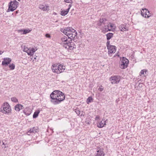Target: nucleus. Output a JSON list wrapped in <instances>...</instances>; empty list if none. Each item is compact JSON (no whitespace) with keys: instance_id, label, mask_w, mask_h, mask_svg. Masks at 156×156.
Masks as SVG:
<instances>
[{"instance_id":"4be33fe9","label":"nucleus","mask_w":156,"mask_h":156,"mask_svg":"<svg viewBox=\"0 0 156 156\" xmlns=\"http://www.w3.org/2000/svg\"><path fill=\"white\" fill-rule=\"evenodd\" d=\"M69 12V9H67L66 10H63L61 12V15L62 16L66 15Z\"/></svg>"},{"instance_id":"c756f323","label":"nucleus","mask_w":156,"mask_h":156,"mask_svg":"<svg viewBox=\"0 0 156 156\" xmlns=\"http://www.w3.org/2000/svg\"><path fill=\"white\" fill-rule=\"evenodd\" d=\"M103 90H104L103 87L102 86H101L99 87V88L98 89V90L100 91H102Z\"/></svg>"},{"instance_id":"b1692460","label":"nucleus","mask_w":156,"mask_h":156,"mask_svg":"<svg viewBox=\"0 0 156 156\" xmlns=\"http://www.w3.org/2000/svg\"><path fill=\"white\" fill-rule=\"evenodd\" d=\"M40 112L39 110H37L35 111L33 115V118H37Z\"/></svg>"},{"instance_id":"f03ea898","label":"nucleus","mask_w":156,"mask_h":156,"mask_svg":"<svg viewBox=\"0 0 156 156\" xmlns=\"http://www.w3.org/2000/svg\"><path fill=\"white\" fill-rule=\"evenodd\" d=\"M61 40L63 47L69 51L72 50L74 48H76V45L72 41V39H70L68 41L67 37L66 36H64L62 38Z\"/></svg>"},{"instance_id":"ea45409f","label":"nucleus","mask_w":156,"mask_h":156,"mask_svg":"<svg viewBox=\"0 0 156 156\" xmlns=\"http://www.w3.org/2000/svg\"><path fill=\"white\" fill-rule=\"evenodd\" d=\"M3 53V52L0 51V55H1Z\"/></svg>"},{"instance_id":"c03bdc74","label":"nucleus","mask_w":156,"mask_h":156,"mask_svg":"<svg viewBox=\"0 0 156 156\" xmlns=\"http://www.w3.org/2000/svg\"><path fill=\"white\" fill-rule=\"evenodd\" d=\"M18 13V12L17 11H16V13Z\"/></svg>"},{"instance_id":"5701e85b","label":"nucleus","mask_w":156,"mask_h":156,"mask_svg":"<svg viewBox=\"0 0 156 156\" xmlns=\"http://www.w3.org/2000/svg\"><path fill=\"white\" fill-rule=\"evenodd\" d=\"M113 34L112 33H109L106 35L107 40H109L113 36Z\"/></svg>"},{"instance_id":"39448f33","label":"nucleus","mask_w":156,"mask_h":156,"mask_svg":"<svg viewBox=\"0 0 156 156\" xmlns=\"http://www.w3.org/2000/svg\"><path fill=\"white\" fill-rule=\"evenodd\" d=\"M19 3L16 0H14L13 1H11L9 4L8 11H13L15 10L17 8V5Z\"/></svg>"},{"instance_id":"9d476101","label":"nucleus","mask_w":156,"mask_h":156,"mask_svg":"<svg viewBox=\"0 0 156 156\" xmlns=\"http://www.w3.org/2000/svg\"><path fill=\"white\" fill-rule=\"evenodd\" d=\"M58 66V65L57 64H54L52 65L51 68L52 71L53 72L58 74L60 73V72Z\"/></svg>"},{"instance_id":"c85d7f7f","label":"nucleus","mask_w":156,"mask_h":156,"mask_svg":"<svg viewBox=\"0 0 156 156\" xmlns=\"http://www.w3.org/2000/svg\"><path fill=\"white\" fill-rule=\"evenodd\" d=\"M15 67V65L14 64H10L9 66V68L11 70H13L14 69Z\"/></svg>"},{"instance_id":"6e6552de","label":"nucleus","mask_w":156,"mask_h":156,"mask_svg":"<svg viewBox=\"0 0 156 156\" xmlns=\"http://www.w3.org/2000/svg\"><path fill=\"white\" fill-rule=\"evenodd\" d=\"M141 13L142 15L145 18H148L151 16V15H147L148 13H149V12L146 9H142L141 11Z\"/></svg>"},{"instance_id":"9b49d317","label":"nucleus","mask_w":156,"mask_h":156,"mask_svg":"<svg viewBox=\"0 0 156 156\" xmlns=\"http://www.w3.org/2000/svg\"><path fill=\"white\" fill-rule=\"evenodd\" d=\"M105 154L102 149H99L96 151L95 156H104Z\"/></svg>"},{"instance_id":"0eeeda50","label":"nucleus","mask_w":156,"mask_h":156,"mask_svg":"<svg viewBox=\"0 0 156 156\" xmlns=\"http://www.w3.org/2000/svg\"><path fill=\"white\" fill-rule=\"evenodd\" d=\"M110 79L111 83L112 84H115L119 83L120 80V77L119 76H112Z\"/></svg>"},{"instance_id":"7c9ffc66","label":"nucleus","mask_w":156,"mask_h":156,"mask_svg":"<svg viewBox=\"0 0 156 156\" xmlns=\"http://www.w3.org/2000/svg\"><path fill=\"white\" fill-rule=\"evenodd\" d=\"M110 41L109 40H108V41H107V43H106V45L107 48H108V47H109L110 46H111V45L110 44Z\"/></svg>"},{"instance_id":"dca6fc26","label":"nucleus","mask_w":156,"mask_h":156,"mask_svg":"<svg viewBox=\"0 0 156 156\" xmlns=\"http://www.w3.org/2000/svg\"><path fill=\"white\" fill-rule=\"evenodd\" d=\"M114 26V24H112L110 23H109V24H108V25L107 26H105V31H111V29H109V27H110L111 29H112Z\"/></svg>"},{"instance_id":"4c0bfd02","label":"nucleus","mask_w":156,"mask_h":156,"mask_svg":"<svg viewBox=\"0 0 156 156\" xmlns=\"http://www.w3.org/2000/svg\"><path fill=\"white\" fill-rule=\"evenodd\" d=\"M23 113L26 115H29L30 114H27L25 112V111H23Z\"/></svg>"},{"instance_id":"1a4fd4ad","label":"nucleus","mask_w":156,"mask_h":156,"mask_svg":"<svg viewBox=\"0 0 156 156\" xmlns=\"http://www.w3.org/2000/svg\"><path fill=\"white\" fill-rule=\"evenodd\" d=\"M108 50V54L110 55V54L112 53H115L116 51V47L114 45H111L109 47H108L107 48Z\"/></svg>"},{"instance_id":"58836bf2","label":"nucleus","mask_w":156,"mask_h":156,"mask_svg":"<svg viewBox=\"0 0 156 156\" xmlns=\"http://www.w3.org/2000/svg\"><path fill=\"white\" fill-rule=\"evenodd\" d=\"M71 7V5L70 4L69 5V8L68 9H69H69H70V7Z\"/></svg>"},{"instance_id":"cd10ccee","label":"nucleus","mask_w":156,"mask_h":156,"mask_svg":"<svg viewBox=\"0 0 156 156\" xmlns=\"http://www.w3.org/2000/svg\"><path fill=\"white\" fill-rule=\"evenodd\" d=\"M11 101L14 102H18V100L17 98L16 97H13L12 98H11Z\"/></svg>"},{"instance_id":"6ab92c4d","label":"nucleus","mask_w":156,"mask_h":156,"mask_svg":"<svg viewBox=\"0 0 156 156\" xmlns=\"http://www.w3.org/2000/svg\"><path fill=\"white\" fill-rule=\"evenodd\" d=\"M106 121L103 122L101 121L97 123V126L99 128H102L105 125H106Z\"/></svg>"},{"instance_id":"2eb2a0df","label":"nucleus","mask_w":156,"mask_h":156,"mask_svg":"<svg viewBox=\"0 0 156 156\" xmlns=\"http://www.w3.org/2000/svg\"><path fill=\"white\" fill-rule=\"evenodd\" d=\"M119 28L122 31H126L128 30L127 27H126V25L124 24L120 25L119 26Z\"/></svg>"},{"instance_id":"c9c22d12","label":"nucleus","mask_w":156,"mask_h":156,"mask_svg":"<svg viewBox=\"0 0 156 156\" xmlns=\"http://www.w3.org/2000/svg\"><path fill=\"white\" fill-rule=\"evenodd\" d=\"M28 48H25L24 50H23V51H24V52H27V50H28Z\"/></svg>"},{"instance_id":"2f4dec72","label":"nucleus","mask_w":156,"mask_h":156,"mask_svg":"<svg viewBox=\"0 0 156 156\" xmlns=\"http://www.w3.org/2000/svg\"><path fill=\"white\" fill-rule=\"evenodd\" d=\"M145 72V71L143 69L140 72V76H141L142 75L144 74V72Z\"/></svg>"},{"instance_id":"473e14b6","label":"nucleus","mask_w":156,"mask_h":156,"mask_svg":"<svg viewBox=\"0 0 156 156\" xmlns=\"http://www.w3.org/2000/svg\"><path fill=\"white\" fill-rule=\"evenodd\" d=\"M45 37L47 38H50L51 37V35L48 34H46L45 35Z\"/></svg>"},{"instance_id":"72a5a7b5","label":"nucleus","mask_w":156,"mask_h":156,"mask_svg":"<svg viewBox=\"0 0 156 156\" xmlns=\"http://www.w3.org/2000/svg\"><path fill=\"white\" fill-rule=\"evenodd\" d=\"M65 2L68 3H70L71 2L72 0H64Z\"/></svg>"},{"instance_id":"79ce46f5","label":"nucleus","mask_w":156,"mask_h":156,"mask_svg":"<svg viewBox=\"0 0 156 156\" xmlns=\"http://www.w3.org/2000/svg\"><path fill=\"white\" fill-rule=\"evenodd\" d=\"M4 148H7V147L5 145V147H4Z\"/></svg>"},{"instance_id":"a211bd4d","label":"nucleus","mask_w":156,"mask_h":156,"mask_svg":"<svg viewBox=\"0 0 156 156\" xmlns=\"http://www.w3.org/2000/svg\"><path fill=\"white\" fill-rule=\"evenodd\" d=\"M39 8L42 9L44 11H48L49 9V6L46 5H42L39 6Z\"/></svg>"},{"instance_id":"f8f14e48","label":"nucleus","mask_w":156,"mask_h":156,"mask_svg":"<svg viewBox=\"0 0 156 156\" xmlns=\"http://www.w3.org/2000/svg\"><path fill=\"white\" fill-rule=\"evenodd\" d=\"M107 20L105 18L101 19L99 20V22L98 23V25L99 26H101L103 25H105Z\"/></svg>"},{"instance_id":"a878e982","label":"nucleus","mask_w":156,"mask_h":156,"mask_svg":"<svg viewBox=\"0 0 156 156\" xmlns=\"http://www.w3.org/2000/svg\"><path fill=\"white\" fill-rule=\"evenodd\" d=\"M31 31V30H29V29L23 30V32L22 34H25L29 33Z\"/></svg>"},{"instance_id":"e433bc0d","label":"nucleus","mask_w":156,"mask_h":156,"mask_svg":"<svg viewBox=\"0 0 156 156\" xmlns=\"http://www.w3.org/2000/svg\"><path fill=\"white\" fill-rule=\"evenodd\" d=\"M99 116L98 115L95 118V120H97L99 119Z\"/></svg>"},{"instance_id":"4468645a","label":"nucleus","mask_w":156,"mask_h":156,"mask_svg":"<svg viewBox=\"0 0 156 156\" xmlns=\"http://www.w3.org/2000/svg\"><path fill=\"white\" fill-rule=\"evenodd\" d=\"M11 59L9 58H6L4 59V60L2 62V65H8L11 62Z\"/></svg>"},{"instance_id":"f3484780","label":"nucleus","mask_w":156,"mask_h":156,"mask_svg":"<svg viewBox=\"0 0 156 156\" xmlns=\"http://www.w3.org/2000/svg\"><path fill=\"white\" fill-rule=\"evenodd\" d=\"M14 108L16 111L19 112L20 110L23 109V105L20 104H18L15 106Z\"/></svg>"},{"instance_id":"f257e3e1","label":"nucleus","mask_w":156,"mask_h":156,"mask_svg":"<svg viewBox=\"0 0 156 156\" xmlns=\"http://www.w3.org/2000/svg\"><path fill=\"white\" fill-rule=\"evenodd\" d=\"M51 102L54 105L59 104L65 99L64 93L58 90H55L50 94Z\"/></svg>"},{"instance_id":"7ed1b4c3","label":"nucleus","mask_w":156,"mask_h":156,"mask_svg":"<svg viewBox=\"0 0 156 156\" xmlns=\"http://www.w3.org/2000/svg\"><path fill=\"white\" fill-rule=\"evenodd\" d=\"M60 30L70 39H73L76 37H77V33L76 31L72 27H69L64 29H61Z\"/></svg>"},{"instance_id":"393cba45","label":"nucleus","mask_w":156,"mask_h":156,"mask_svg":"<svg viewBox=\"0 0 156 156\" xmlns=\"http://www.w3.org/2000/svg\"><path fill=\"white\" fill-rule=\"evenodd\" d=\"M75 112L79 115L82 116L83 115V112H81L78 109L75 110Z\"/></svg>"},{"instance_id":"a19ab883","label":"nucleus","mask_w":156,"mask_h":156,"mask_svg":"<svg viewBox=\"0 0 156 156\" xmlns=\"http://www.w3.org/2000/svg\"><path fill=\"white\" fill-rule=\"evenodd\" d=\"M147 15H151V13H148Z\"/></svg>"},{"instance_id":"37998d69","label":"nucleus","mask_w":156,"mask_h":156,"mask_svg":"<svg viewBox=\"0 0 156 156\" xmlns=\"http://www.w3.org/2000/svg\"><path fill=\"white\" fill-rule=\"evenodd\" d=\"M2 144H3V145H5V144H4V143H3H3Z\"/></svg>"},{"instance_id":"423d86ee","label":"nucleus","mask_w":156,"mask_h":156,"mask_svg":"<svg viewBox=\"0 0 156 156\" xmlns=\"http://www.w3.org/2000/svg\"><path fill=\"white\" fill-rule=\"evenodd\" d=\"M129 63V60L126 58L123 57L121 59L120 67L122 69H125L127 67Z\"/></svg>"},{"instance_id":"f704fd0d","label":"nucleus","mask_w":156,"mask_h":156,"mask_svg":"<svg viewBox=\"0 0 156 156\" xmlns=\"http://www.w3.org/2000/svg\"><path fill=\"white\" fill-rule=\"evenodd\" d=\"M18 32L19 33H20V34H22L23 32V30L21 29L18 30Z\"/></svg>"},{"instance_id":"ddd939ff","label":"nucleus","mask_w":156,"mask_h":156,"mask_svg":"<svg viewBox=\"0 0 156 156\" xmlns=\"http://www.w3.org/2000/svg\"><path fill=\"white\" fill-rule=\"evenodd\" d=\"M37 50L36 48H29L27 50V53L28 55H32Z\"/></svg>"},{"instance_id":"412c9836","label":"nucleus","mask_w":156,"mask_h":156,"mask_svg":"<svg viewBox=\"0 0 156 156\" xmlns=\"http://www.w3.org/2000/svg\"><path fill=\"white\" fill-rule=\"evenodd\" d=\"M38 129V128L37 127H34L30 129V130L28 132V133H36L37 132Z\"/></svg>"},{"instance_id":"20e7f679","label":"nucleus","mask_w":156,"mask_h":156,"mask_svg":"<svg viewBox=\"0 0 156 156\" xmlns=\"http://www.w3.org/2000/svg\"><path fill=\"white\" fill-rule=\"evenodd\" d=\"M0 111L5 114L11 113V108L8 103H4L1 108Z\"/></svg>"},{"instance_id":"bb28decb","label":"nucleus","mask_w":156,"mask_h":156,"mask_svg":"<svg viewBox=\"0 0 156 156\" xmlns=\"http://www.w3.org/2000/svg\"><path fill=\"white\" fill-rule=\"evenodd\" d=\"M93 101V99L91 97H89L87 99V103L89 104Z\"/></svg>"},{"instance_id":"aec40b11","label":"nucleus","mask_w":156,"mask_h":156,"mask_svg":"<svg viewBox=\"0 0 156 156\" xmlns=\"http://www.w3.org/2000/svg\"><path fill=\"white\" fill-rule=\"evenodd\" d=\"M58 69H59V70L60 71V73L62 72H63L64 71L66 68L65 66L62 65L61 64L58 65Z\"/></svg>"}]
</instances>
